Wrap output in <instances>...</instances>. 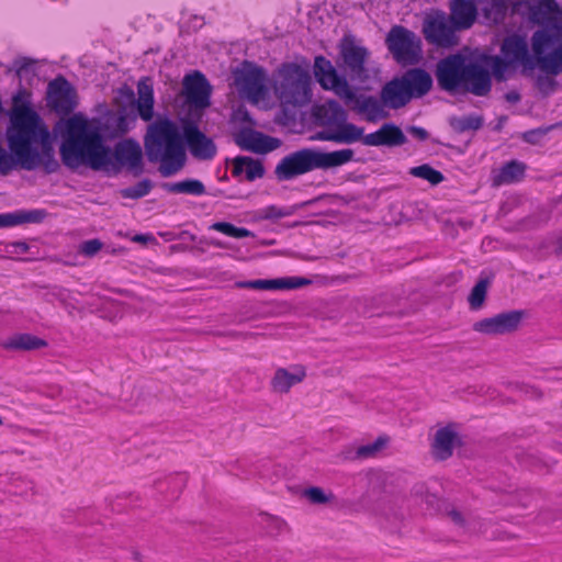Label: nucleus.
<instances>
[{
  "mask_svg": "<svg viewBox=\"0 0 562 562\" xmlns=\"http://www.w3.org/2000/svg\"><path fill=\"white\" fill-rule=\"evenodd\" d=\"M59 154L64 166L71 170L88 166L116 175L125 167L135 177L144 172L143 150L137 140L122 139L112 149L103 139L102 126L80 116L66 122Z\"/></svg>",
  "mask_w": 562,
  "mask_h": 562,
  "instance_id": "1",
  "label": "nucleus"
},
{
  "mask_svg": "<svg viewBox=\"0 0 562 562\" xmlns=\"http://www.w3.org/2000/svg\"><path fill=\"white\" fill-rule=\"evenodd\" d=\"M5 137L12 159V170L19 165L24 170H34L42 165L48 175L58 171L50 134L35 111L16 113Z\"/></svg>",
  "mask_w": 562,
  "mask_h": 562,
  "instance_id": "2",
  "label": "nucleus"
},
{
  "mask_svg": "<svg viewBox=\"0 0 562 562\" xmlns=\"http://www.w3.org/2000/svg\"><path fill=\"white\" fill-rule=\"evenodd\" d=\"M438 88L450 94L471 93L485 97L492 89L490 70L464 55L450 54L440 59L435 69Z\"/></svg>",
  "mask_w": 562,
  "mask_h": 562,
  "instance_id": "3",
  "label": "nucleus"
},
{
  "mask_svg": "<svg viewBox=\"0 0 562 562\" xmlns=\"http://www.w3.org/2000/svg\"><path fill=\"white\" fill-rule=\"evenodd\" d=\"M144 146L148 161L159 164L158 171L164 178L177 175L187 165L182 132L170 119L149 125Z\"/></svg>",
  "mask_w": 562,
  "mask_h": 562,
  "instance_id": "4",
  "label": "nucleus"
},
{
  "mask_svg": "<svg viewBox=\"0 0 562 562\" xmlns=\"http://www.w3.org/2000/svg\"><path fill=\"white\" fill-rule=\"evenodd\" d=\"M530 20L541 29L533 32L531 47L541 70L551 75L562 72V44L554 49L555 35L552 25L562 19V10L557 0H539L529 8Z\"/></svg>",
  "mask_w": 562,
  "mask_h": 562,
  "instance_id": "5",
  "label": "nucleus"
},
{
  "mask_svg": "<svg viewBox=\"0 0 562 562\" xmlns=\"http://www.w3.org/2000/svg\"><path fill=\"white\" fill-rule=\"evenodd\" d=\"M355 151L344 148L329 153L304 147L289 153L277 164L274 176L278 181H291L316 169L340 167L353 160Z\"/></svg>",
  "mask_w": 562,
  "mask_h": 562,
  "instance_id": "6",
  "label": "nucleus"
},
{
  "mask_svg": "<svg viewBox=\"0 0 562 562\" xmlns=\"http://www.w3.org/2000/svg\"><path fill=\"white\" fill-rule=\"evenodd\" d=\"M273 88L283 104L303 106L311 102V77L296 63H283L280 66Z\"/></svg>",
  "mask_w": 562,
  "mask_h": 562,
  "instance_id": "7",
  "label": "nucleus"
},
{
  "mask_svg": "<svg viewBox=\"0 0 562 562\" xmlns=\"http://www.w3.org/2000/svg\"><path fill=\"white\" fill-rule=\"evenodd\" d=\"M386 45L394 59L403 65L418 63L422 57V43L416 34L402 26L394 25L386 36Z\"/></svg>",
  "mask_w": 562,
  "mask_h": 562,
  "instance_id": "8",
  "label": "nucleus"
},
{
  "mask_svg": "<svg viewBox=\"0 0 562 562\" xmlns=\"http://www.w3.org/2000/svg\"><path fill=\"white\" fill-rule=\"evenodd\" d=\"M234 75L236 86L247 99L257 102L265 98L268 92V77L263 67L245 60Z\"/></svg>",
  "mask_w": 562,
  "mask_h": 562,
  "instance_id": "9",
  "label": "nucleus"
},
{
  "mask_svg": "<svg viewBox=\"0 0 562 562\" xmlns=\"http://www.w3.org/2000/svg\"><path fill=\"white\" fill-rule=\"evenodd\" d=\"M183 146L198 161H211L217 154L213 138L203 133L193 120L182 121Z\"/></svg>",
  "mask_w": 562,
  "mask_h": 562,
  "instance_id": "10",
  "label": "nucleus"
},
{
  "mask_svg": "<svg viewBox=\"0 0 562 562\" xmlns=\"http://www.w3.org/2000/svg\"><path fill=\"white\" fill-rule=\"evenodd\" d=\"M341 100L349 110L363 115L368 122L375 123L389 116V112L384 109L386 105L381 98L358 93L351 87Z\"/></svg>",
  "mask_w": 562,
  "mask_h": 562,
  "instance_id": "11",
  "label": "nucleus"
},
{
  "mask_svg": "<svg viewBox=\"0 0 562 562\" xmlns=\"http://www.w3.org/2000/svg\"><path fill=\"white\" fill-rule=\"evenodd\" d=\"M524 316L525 312L521 310L503 312L475 322L473 330L490 336L509 334L519 327Z\"/></svg>",
  "mask_w": 562,
  "mask_h": 562,
  "instance_id": "12",
  "label": "nucleus"
},
{
  "mask_svg": "<svg viewBox=\"0 0 562 562\" xmlns=\"http://www.w3.org/2000/svg\"><path fill=\"white\" fill-rule=\"evenodd\" d=\"M47 102L58 114L67 115L76 109V90L64 76L59 75L49 81Z\"/></svg>",
  "mask_w": 562,
  "mask_h": 562,
  "instance_id": "13",
  "label": "nucleus"
},
{
  "mask_svg": "<svg viewBox=\"0 0 562 562\" xmlns=\"http://www.w3.org/2000/svg\"><path fill=\"white\" fill-rule=\"evenodd\" d=\"M314 76L323 89L334 91L340 99L350 89L347 78L339 75L331 61L322 55L315 57Z\"/></svg>",
  "mask_w": 562,
  "mask_h": 562,
  "instance_id": "14",
  "label": "nucleus"
},
{
  "mask_svg": "<svg viewBox=\"0 0 562 562\" xmlns=\"http://www.w3.org/2000/svg\"><path fill=\"white\" fill-rule=\"evenodd\" d=\"M183 93L190 106L203 110L211 104L212 87L206 77L199 70L184 76Z\"/></svg>",
  "mask_w": 562,
  "mask_h": 562,
  "instance_id": "15",
  "label": "nucleus"
},
{
  "mask_svg": "<svg viewBox=\"0 0 562 562\" xmlns=\"http://www.w3.org/2000/svg\"><path fill=\"white\" fill-rule=\"evenodd\" d=\"M339 55L345 67L353 77H361L366 71L364 64L369 55L364 46L358 45L352 34H346L339 42Z\"/></svg>",
  "mask_w": 562,
  "mask_h": 562,
  "instance_id": "16",
  "label": "nucleus"
},
{
  "mask_svg": "<svg viewBox=\"0 0 562 562\" xmlns=\"http://www.w3.org/2000/svg\"><path fill=\"white\" fill-rule=\"evenodd\" d=\"M235 143L245 150L255 154H268L280 147L281 140L250 127H244L235 136Z\"/></svg>",
  "mask_w": 562,
  "mask_h": 562,
  "instance_id": "17",
  "label": "nucleus"
},
{
  "mask_svg": "<svg viewBox=\"0 0 562 562\" xmlns=\"http://www.w3.org/2000/svg\"><path fill=\"white\" fill-rule=\"evenodd\" d=\"M423 33L426 41L430 44L448 46L452 43L453 29L443 12H438L436 15H430L425 19Z\"/></svg>",
  "mask_w": 562,
  "mask_h": 562,
  "instance_id": "18",
  "label": "nucleus"
},
{
  "mask_svg": "<svg viewBox=\"0 0 562 562\" xmlns=\"http://www.w3.org/2000/svg\"><path fill=\"white\" fill-rule=\"evenodd\" d=\"M406 143V135L402 128L393 122H386L375 132L369 133L362 137L363 145L373 147H397Z\"/></svg>",
  "mask_w": 562,
  "mask_h": 562,
  "instance_id": "19",
  "label": "nucleus"
},
{
  "mask_svg": "<svg viewBox=\"0 0 562 562\" xmlns=\"http://www.w3.org/2000/svg\"><path fill=\"white\" fill-rule=\"evenodd\" d=\"M312 283V280L304 277H285L278 279H257L248 281H237L238 289L254 290H294Z\"/></svg>",
  "mask_w": 562,
  "mask_h": 562,
  "instance_id": "20",
  "label": "nucleus"
},
{
  "mask_svg": "<svg viewBox=\"0 0 562 562\" xmlns=\"http://www.w3.org/2000/svg\"><path fill=\"white\" fill-rule=\"evenodd\" d=\"M363 133V127L345 121L335 130L324 128L318 131L315 134L314 139L322 142H334L337 144H352L358 140L362 142V137L364 136Z\"/></svg>",
  "mask_w": 562,
  "mask_h": 562,
  "instance_id": "21",
  "label": "nucleus"
},
{
  "mask_svg": "<svg viewBox=\"0 0 562 562\" xmlns=\"http://www.w3.org/2000/svg\"><path fill=\"white\" fill-rule=\"evenodd\" d=\"M412 99H419L426 95L432 88L434 80L430 74L424 68H409L400 76Z\"/></svg>",
  "mask_w": 562,
  "mask_h": 562,
  "instance_id": "22",
  "label": "nucleus"
},
{
  "mask_svg": "<svg viewBox=\"0 0 562 562\" xmlns=\"http://www.w3.org/2000/svg\"><path fill=\"white\" fill-rule=\"evenodd\" d=\"M313 115L315 117V122L319 126H324L329 130H333L331 127L337 128L348 119L345 109L334 99L327 100L317 105L313 111Z\"/></svg>",
  "mask_w": 562,
  "mask_h": 562,
  "instance_id": "23",
  "label": "nucleus"
},
{
  "mask_svg": "<svg viewBox=\"0 0 562 562\" xmlns=\"http://www.w3.org/2000/svg\"><path fill=\"white\" fill-rule=\"evenodd\" d=\"M380 97L383 103L392 110L406 106L413 99L400 77H394L381 89Z\"/></svg>",
  "mask_w": 562,
  "mask_h": 562,
  "instance_id": "24",
  "label": "nucleus"
},
{
  "mask_svg": "<svg viewBox=\"0 0 562 562\" xmlns=\"http://www.w3.org/2000/svg\"><path fill=\"white\" fill-rule=\"evenodd\" d=\"M501 52L505 59L512 64L524 63L533 67L526 40L520 35H510L503 42Z\"/></svg>",
  "mask_w": 562,
  "mask_h": 562,
  "instance_id": "25",
  "label": "nucleus"
},
{
  "mask_svg": "<svg viewBox=\"0 0 562 562\" xmlns=\"http://www.w3.org/2000/svg\"><path fill=\"white\" fill-rule=\"evenodd\" d=\"M450 11L451 21L459 30L471 27L477 16V7L474 0H452Z\"/></svg>",
  "mask_w": 562,
  "mask_h": 562,
  "instance_id": "26",
  "label": "nucleus"
},
{
  "mask_svg": "<svg viewBox=\"0 0 562 562\" xmlns=\"http://www.w3.org/2000/svg\"><path fill=\"white\" fill-rule=\"evenodd\" d=\"M457 440L458 434L451 425L439 428L431 445L434 457L440 461L449 459L453 453Z\"/></svg>",
  "mask_w": 562,
  "mask_h": 562,
  "instance_id": "27",
  "label": "nucleus"
},
{
  "mask_svg": "<svg viewBox=\"0 0 562 562\" xmlns=\"http://www.w3.org/2000/svg\"><path fill=\"white\" fill-rule=\"evenodd\" d=\"M47 216L44 209L16 210L14 212L0 214V227H12L26 223L38 224Z\"/></svg>",
  "mask_w": 562,
  "mask_h": 562,
  "instance_id": "28",
  "label": "nucleus"
},
{
  "mask_svg": "<svg viewBox=\"0 0 562 562\" xmlns=\"http://www.w3.org/2000/svg\"><path fill=\"white\" fill-rule=\"evenodd\" d=\"M90 123H99L102 126L103 139L105 136L120 137L128 132L131 119L125 113V110H120L116 113H111L105 117V122L89 121Z\"/></svg>",
  "mask_w": 562,
  "mask_h": 562,
  "instance_id": "29",
  "label": "nucleus"
},
{
  "mask_svg": "<svg viewBox=\"0 0 562 562\" xmlns=\"http://www.w3.org/2000/svg\"><path fill=\"white\" fill-rule=\"evenodd\" d=\"M306 372L303 367L294 368L293 372L288 371L284 368H279L271 381V385L274 391L286 393L292 386L303 381Z\"/></svg>",
  "mask_w": 562,
  "mask_h": 562,
  "instance_id": "30",
  "label": "nucleus"
},
{
  "mask_svg": "<svg viewBox=\"0 0 562 562\" xmlns=\"http://www.w3.org/2000/svg\"><path fill=\"white\" fill-rule=\"evenodd\" d=\"M138 99L134 102L139 117L149 122L154 117V89L151 85L140 80L137 85Z\"/></svg>",
  "mask_w": 562,
  "mask_h": 562,
  "instance_id": "31",
  "label": "nucleus"
},
{
  "mask_svg": "<svg viewBox=\"0 0 562 562\" xmlns=\"http://www.w3.org/2000/svg\"><path fill=\"white\" fill-rule=\"evenodd\" d=\"M1 346L7 350H37L47 346V341L32 334H15L4 341Z\"/></svg>",
  "mask_w": 562,
  "mask_h": 562,
  "instance_id": "32",
  "label": "nucleus"
},
{
  "mask_svg": "<svg viewBox=\"0 0 562 562\" xmlns=\"http://www.w3.org/2000/svg\"><path fill=\"white\" fill-rule=\"evenodd\" d=\"M527 166L519 160H510L505 162L494 176L493 181L495 184H509L516 183L524 179Z\"/></svg>",
  "mask_w": 562,
  "mask_h": 562,
  "instance_id": "33",
  "label": "nucleus"
},
{
  "mask_svg": "<svg viewBox=\"0 0 562 562\" xmlns=\"http://www.w3.org/2000/svg\"><path fill=\"white\" fill-rule=\"evenodd\" d=\"M161 189L173 194H189L201 196L206 194L204 183L195 178H187L178 182H162Z\"/></svg>",
  "mask_w": 562,
  "mask_h": 562,
  "instance_id": "34",
  "label": "nucleus"
},
{
  "mask_svg": "<svg viewBox=\"0 0 562 562\" xmlns=\"http://www.w3.org/2000/svg\"><path fill=\"white\" fill-rule=\"evenodd\" d=\"M449 126L457 133L463 134L470 131H479L484 125V117L477 113H470L462 116L452 115L449 117Z\"/></svg>",
  "mask_w": 562,
  "mask_h": 562,
  "instance_id": "35",
  "label": "nucleus"
},
{
  "mask_svg": "<svg viewBox=\"0 0 562 562\" xmlns=\"http://www.w3.org/2000/svg\"><path fill=\"white\" fill-rule=\"evenodd\" d=\"M484 274L485 272L482 271L479 281L472 288L468 297L470 307L473 311L481 308L486 299L487 288L491 283V279Z\"/></svg>",
  "mask_w": 562,
  "mask_h": 562,
  "instance_id": "36",
  "label": "nucleus"
},
{
  "mask_svg": "<svg viewBox=\"0 0 562 562\" xmlns=\"http://www.w3.org/2000/svg\"><path fill=\"white\" fill-rule=\"evenodd\" d=\"M36 60L30 57H18L13 60L11 69L14 70L15 76L20 81H32L36 76Z\"/></svg>",
  "mask_w": 562,
  "mask_h": 562,
  "instance_id": "37",
  "label": "nucleus"
},
{
  "mask_svg": "<svg viewBox=\"0 0 562 562\" xmlns=\"http://www.w3.org/2000/svg\"><path fill=\"white\" fill-rule=\"evenodd\" d=\"M510 0H486V4L482 8L483 15L494 23L502 22L508 10Z\"/></svg>",
  "mask_w": 562,
  "mask_h": 562,
  "instance_id": "38",
  "label": "nucleus"
},
{
  "mask_svg": "<svg viewBox=\"0 0 562 562\" xmlns=\"http://www.w3.org/2000/svg\"><path fill=\"white\" fill-rule=\"evenodd\" d=\"M409 175L426 180L431 186H437L445 180L443 173L428 164L412 167L409 170Z\"/></svg>",
  "mask_w": 562,
  "mask_h": 562,
  "instance_id": "39",
  "label": "nucleus"
},
{
  "mask_svg": "<svg viewBox=\"0 0 562 562\" xmlns=\"http://www.w3.org/2000/svg\"><path fill=\"white\" fill-rule=\"evenodd\" d=\"M300 209V205H291V206H277L274 204L267 205L263 209H261L259 212V217L261 220L266 221H278L283 217H288L293 215L297 210Z\"/></svg>",
  "mask_w": 562,
  "mask_h": 562,
  "instance_id": "40",
  "label": "nucleus"
},
{
  "mask_svg": "<svg viewBox=\"0 0 562 562\" xmlns=\"http://www.w3.org/2000/svg\"><path fill=\"white\" fill-rule=\"evenodd\" d=\"M153 187V181L145 178L135 186L121 189L119 193L123 199L138 200L146 196L151 191Z\"/></svg>",
  "mask_w": 562,
  "mask_h": 562,
  "instance_id": "41",
  "label": "nucleus"
},
{
  "mask_svg": "<svg viewBox=\"0 0 562 562\" xmlns=\"http://www.w3.org/2000/svg\"><path fill=\"white\" fill-rule=\"evenodd\" d=\"M210 229L220 232L226 236L234 238L254 237L255 234L246 227H237L229 222H215Z\"/></svg>",
  "mask_w": 562,
  "mask_h": 562,
  "instance_id": "42",
  "label": "nucleus"
},
{
  "mask_svg": "<svg viewBox=\"0 0 562 562\" xmlns=\"http://www.w3.org/2000/svg\"><path fill=\"white\" fill-rule=\"evenodd\" d=\"M30 93L24 89L20 88L16 94L13 97V109L10 113V122L7 128L12 126V119L16 115V113H21L23 111H34L29 101Z\"/></svg>",
  "mask_w": 562,
  "mask_h": 562,
  "instance_id": "43",
  "label": "nucleus"
},
{
  "mask_svg": "<svg viewBox=\"0 0 562 562\" xmlns=\"http://www.w3.org/2000/svg\"><path fill=\"white\" fill-rule=\"evenodd\" d=\"M559 126H562V122L554 123L551 125H546V126H539L537 128L526 131L522 133V139H524V142H526L528 144L537 145L543 139V137L549 132L553 131L554 128H557Z\"/></svg>",
  "mask_w": 562,
  "mask_h": 562,
  "instance_id": "44",
  "label": "nucleus"
},
{
  "mask_svg": "<svg viewBox=\"0 0 562 562\" xmlns=\"http://www.w3.org/2000/svg\"><path fill=\"white\" fill-rule=\"evenodd\" d=\"M386 441L385 438L378 437L373 442L358 447L355 457L357 459L371 458L385 446Z\"/></svg>",
  "mask_w": 562,
  "mask_h": 562,
  "instance_id": "45",
  "label": "nucleus"
},
{
  "mask_svg": "<svg viewBox=\"0 0 562 562\" xmlns=\"http://www.w3.org/2000/svg\"><path fill=\"white\" fill-rule=\"evenodd\" d=\"M386 441L385 438L378 437L373 442L358 447L355 457L357 459L371 458L385 446Z\"/></svg>",
  "mask_w": 562,
  "mask_h": 562,
  "instance_id": "46",
  "label": "nucleus"
},
{
  "mask_svg": "<svg viewBox=\"0 0 562 562\" xmlns=\"http://www.w3.org/2000/svg\"><path fill=\"white\" fill-rule=\"evenodd\" d=\"M246 165V169H245V173H246V179L248 181H255L256 179H260L265 176V167L262 165V162H260L259 160H255L254 158L251 157H247V164Z\"/></svg>",
  "mask_w": 562,
  "mask_h": 562,
  "instance_id": "47",
  "label": "nucleus"
},
{
  "mask_svg": "<svg viewBox=\"0 0 562 562\" xmlns=\"http://www.w3.org/2000/svg\"><path fill=\"white\" fill-rule=\"evenodd\" d=\"M547 75H538L536 79V87L544 95L551 94L557 88V81L551 77L552 75L543 70Z\"/></svg>",
  "mask_w": 562,
  "mask_h": 562,
  "instance_id": "48",
  "label": "nucleus"
},
{
  "mask_svg": "<svg viewBox=\"0 0 562 562\" xmlns=\"http://www.w3.org/2000/svg\"><path fill=\"white\" fill-rule=\"evenodd\" d=\"M303 495L312 503V504H325L329 501V496H327L323 488L318 486H311L304 490Z\"/></svg>",
  "mask_w": 562,
  "mask_h": 562,
  "instance_id": "49",
  "label": "nucleus"
},
{
  "mask_svg": "<svg viewBox=\"0 0 562 562\" xmlns=\"http://www.w3.org/2000/svg\"><path fill=\"white\" fill-rule=\"evenodd\" d=\"M102 246L103 244L100 239L93 238L83 241L80 246V251L86 257H93L102 248Z\"/></svg>",
  "mask_w": 562,
  "mask_h": 562,
  "instance_id": "50",
  "label": "nucleus"
},
{
  "mask_svg": "<svg viewBox=\"0 0 562 562\" xmlns=\"http://www.w3.org/2000/svg\"><path fill=\"white\" fill-rule=\"evenodd\" d=\"M407 133L419 142H425L429 138V133L426 128L417 125H409L406 127Z\"/></svg>",
  "mask_w": 562,
  "mask_h": 562,
  "instance_id": "51",
  "label": "nucleus"
},
{
  "mask_svg": "<svg viewBox=\"0 0 562 562\" xmlns=\"http://www.w3.org/2000/svg\"><path fill=\"white\" fill-rule=\"evenodd\" d=\"M247 164V156H238L234 159L232 175L233 177H239L245 172Z\"/></svg>",
  "mask_w": 562,
  "mask_h": 562,
  "instance_id": "52",
  "label": "nucleus"
},
{
  "mask_svg": "<svg viewBox=\"0 0 562 562\" xmlns=\"http://www.w3.org/2000/svg\"><path fill=\"white\" fill-rule=\"evenodd\" d=\"M507 59L504 57H496L493 63V71L496 77H501L503 72L507 69L508 65H510Z\"/></svg>",
  "mask_w": 562,
  "mask_h": 562,
  "instance_id": "53",
  "label": "nucleus"
},
{
  "mask_svg": "<svg viewBox=\"0 0 562 562\" xmlns=\"http://www.w3.org/2000/svg\"><path fill=\"white\" fill-rule=\"evenodd\" d=\"M552 27L554 30L553 34L555 35V40L553 41V47L549 49V52L554 49L558 45L562 44V18L561 21L554 23Z\"/></svg>",
  "mask_w": 562,
  "mask_h": 562,
  "instance_id": "54",
  "label": "nucleus"
},
{
  "mask_svg": "<svg viewBox=\"0 0 562 562\" xmlns=\"http://www.w3.org/2000/svg\"><path fill=\"white\" fill-rule=\"evenodd\" d=\"M13 251L19 255L26 254L29 250V245L25 241H14L11 244Z\"/></svg>",
  "mask_w": 562,
  "mask_h": 562,
  "instance_id": "55",
  "label": "nucleus"
},
{
  "mask_svg": "<svg viewBox=\"0 0 562 562\" xmlns=\"http://www.w3.org/2000/svg\"><path fill=\"white\" fill-rule=\"evenodd\" d=\"M449 517L451 518V520L456 524V525H459V526H463L464 525V519L461 515L460 512L456 510V509H452L448 513Z\"/></svg>",
  "mask_w": 562,
  "mask_h": 562,
  "instance_id": "56",
  "label": "nucleus"
},
{
  "mask_svg": "<svg viewBox=\"0 0 562 562\" xmlns=\"http://www.w3.org/2000/svg\"><path fill=\"white\" fill-rule=\"evenodd\" d=\"M505 100L509 103H517L520 101V94L518 91L510 90L505 93Z\"/></svg>",
  "mask_w": 562,
  "mask_h": 562,
  "instance_id": "57",
  "label": "nucleus"
},
{
  "mask_svg": "<svg viewBox=\"0 0 562 562\" xmlns=\"http://www.w3.org/2000/svg\"><path fill=\"white\" fill-rule=\"evenodd\" d=\"M171 480L177 484V485H182L186 481V475L184 474H177L175 476L171 477Z\"/></svg>",
  "mask_w": 562,
  "mask_h": 562,
  "instance_id": "58",
  "label": "nucleus"
},
{
  "mask_svg": "<svg viewBox=\"0 0 562 562\" xmlns=\"http://www.w3.org/2000/svg\"><path fill=\"white\" fill-rule=\"evenodd\" d=\"M131 553H132V555H133V560H134V561H139V560H140V554H139V552H138V551L133 550Z\"/></svg>",
  "mask_w": 562,
  "mask_h": 562,
  "instance_id": "59",
  "label": "nucleus"
},
{
  "mask_svg": "<svg viewBox=\"0 0 562 562\" xmlns=\"http://www.w3.org/2000/svg\"><path fill=\"white\" fill-rule=\"evenodd\" d=\"M135 240H137V241H145V240H147V236H145V235H137L135 237Z\"/></svg>",
  "mask_w": 562,
  "mask_h": 562,
  "instance_id": "60",
  "label": "nucleus"
},
{
  "mask_svg": "<svg viewBox=\"0 0 562 562\" xmlns=\"http://www.w3.org/2000/svg\"><path fill=\"white\" fill-rule=\"evenodd\" d=\"M557 250L562 252V236L558 239V247Z\"/></svg>",
  "mask_w": 562,
  "mask_h": 562,
  "instance_id": "61",
  "label": "nucleus"
},
{
  "mask_svg": "<svg viewBox=\"0 0 562 562\" xmlns=\"http://www.w3.org/2000/svg\"><path fill=\"white\" fill-rule=\"evenodd\" d=\"M213 245H214L215 247H220V248H222V247H223V244H222L221 241H214V243H213Z\"/></svg>",
  "mask_w": 562,
  "mask_h": 562,
  "instance_id": "62",
  "label": "nucleus"
},
{
  "mask_svg": "<svg viewBox=\"0 0 562 562\" xmlns=\"http://www.w3.org/2000/svg\"><path fill=\"white\" fill-rule=\"evenodd\" d=\"M244 120L251 121V117L249 116V114L247 112H245Z\"/></svg>",
  "mask_w": 562,
  "mask_h": 562,
  "instance_id": "63",
  "label": "nucleus"
},
{
  "mask_svg": "<svg viewBox=\"0 0 562 562\" xmlns=\"http://www.w3.org/2000/svg\"><path fill=\"white\" fill-rule=\"evenodd\" d=\"M276 522H277L278 527H281L283 525V521H280L278 519L276 520Z\"/></svg>",
  "mask_w": 562,
  "mask_h": 562,
  "instance_id": "64",
  "label": "nucleus"
}]
</instances>
